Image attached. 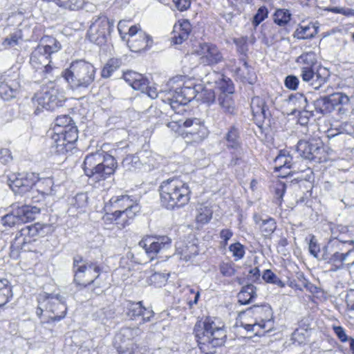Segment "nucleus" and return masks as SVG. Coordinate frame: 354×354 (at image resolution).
<instances>
[{
  "instance_id": "obj_1",
  "label": "nucleus",
  "mask_w": 354,
  "mask_h": 354,
  "mask_svg": "<svg viewBox=\"0 0 354 354\" xmlns=\"http://www.w3.org/2000/svg\"><path fill=\"white\" fill-rule=\"evenodd\" d=\"M123 78L133 89L147 93L151 99H155L160 95L162 102L168 104L171 109L178 113L184 111L183 106L198 94L193 83L185 85L184 77L182 76L171 79L168 86L171 88L168 91H161L160 93L156 87L149 86L148 80L140 73L129 71L124 73Z\"/></svg>"
},
{
  "instance_id": "obj_2",
  "label": "nucleus",
  "mask_w": 354,
  "mask_h": 354,
  "mask_svg": "<svg viewBox=\"0 0 354 354\" xmlns=\"http://www.w3.org/2000/svg\"><path fill=\"white\" fill-rule=\"evenodd\" d=\"M194 333L200 350L205 354H214L215 348L223 345L226 338L224 325L211 318L197 322Z\"/></svg>"
},
{
  "instance_id": "obj_3",
  "label": "nucleus",
  "mask_w": 354,
  "mask_h": 354,
  "mask_svg": "<svg viewBox=\"0 0 354 354\" xmlns=\"http://www.w3.org/2000/svg\"><path fill=\"white\" fill-rule=\"evenodd\" d=\"M160 203L168 209L182 207L190 199V189L188 185L177 178L164 180L159 187Z\"/></svg>"
},
{
  "instance_id": "obj_4",
  "label": "nucleus",
  "mask_w": 354,
  "mask_h": 354,
  "mask_svg": "<svg viewBox=\"0 0 354 354\" xmlns=\"http://www.w3.org/2000/svg\"><path fill=\"white\" fill-rule=\"evenodd\" d=\"M273 313L270 305L253 306L241 315V325L248 331L261 335L273 327Z\"/></svg>"
},
{
  "instance_id": "obj_5",
  "label": "nucleus",
  "mask_w": 354,
  "mask_h": 354,
  "mask_svg": "<svg viewBox=\"0 0 354 354\" xmlns=\"http://www.w3.org/2000/svg\"><path fill=\"white\" fill-rule=\"evenodd\" d=\"M116 167L117 162L113 156L100 152L86 156L83 163L85 174L96 182L104 180L113 174Z\"/></svg>"
},
{
  "instance_id": "obj_6",
  "label": "nucleus",
  "mask_w": 354,
  "mask_h": 354,
  "mask_svg": "<svg viewBox=\"0 0 354 354\" xmlns=\"http://www.w3.org/2000/svg\"><path fill=\"white\" fill-rule=\"evenodd\" d=\"M62 76L71 89H86L95 80V68L88 62L76 60L63 72Z\"/></svg>"
},
{
  "instance_id": "obj_7",
  "label": "nucleus",
  "mask_w": 354,
  "mask_h": 354,
  "mask_svg": "<svg viewBox=\"0 0 354 354\" xmlns=\"http://www.w3.org/2000/svg\"><path fill=\"white\" fill-rule=\"evenodd\" d=\"M62 48L59 41L50 36H44L40 44L32 52L30 58V65L44 75H48L53 71L50 65V57Z\"/></svg>"
},
{
  "instance_id": "obj_8",
  "label": "nucleus",
  "mask_w": 354,
  "mask_h": 354,
  "mask_svg": "<svg viewBox=\"0 0 354 354\" xmlns=\"http://www.w3.org/2000/svg\"><path fill=\"white\" fill-rule=\"evenodd\" d=\"M168 128L182 136L187 142L199 143L209 133L205 123L199 118L172 119L167 124Z\"/></svg>"
},
{
  "instance_id": "obj_9",
  "label": "nucleus",
  "mask_w": 354,
  "mask_h": 354,
  "mask_svg": "<svg viewBox=\"0 0 354 354\" xmlns=\"http://www.w3.org/2000/svg\"><path fill=\"white\" fill-rule=\"evenodd\" d=\"M32 103L36 106L37 113L43 109L54 111L64 105L66 101L64 95L59 91L54 82L50 81L41 90L32 97Z\"/></svg>"
},
{
  "instance_id": "obj_10",
  "label": "nucleus",
  "mask_w": 354,
  "mask_h": 354,
  "mask_svg": "<svg viewBox=\"0 0 354 354\" xmlns=\"http://www.w3.org/2000/svg\"><path fill=\"white\" fill-rule=\"evenodd\" d=\"M350 97L344 93H334L328 96L319 98L315 102L317 112L323 115L337 110L339 115H345L348 111Z\"/></svg>"
},
{
  "instance_id": "obj_11",
  "label": "nucleus",
  "mask_w": 354,
  "mask_h": 354,
  "mask_svg": "<svg viewBox=\"0 0 354 354\" xmlns=\"http://www.w3.org/2000/svg\"><path fill=\"white\" fill-rule=\"evenodd\" d=\"M73 271L75 283L83 287L93 283L100 275V268L97 266L86 263L80 256L73 259Z\"/></svg>"
},
{
  "instance_id": "obj_12",
  "label": "nucleus",
  "mask_w": 354,
  "mask_h": 354,
  "mask_svg": "<svg viewBox=\"0 0 354 354\" xmlns=\"http://www.w3.org/2000/svg\"><path fill=\"white\" fill-rule=\"evenodd\" d=\"M57 133L52 136L56 152L64 154L73 148L74 143L78 138V131L75 126L68 127L66 129H57Z\"/></svg>"
},
{
  "instance_id": "obj_13",
  "label": "nucleus",
  "mask_w": 354,
  "mask_h": 354,
  "mask_svg": "<svg viewBox=\"0 0 354 354\" xmlns=\"http://www.w3.org/2000/svg\"><path fill=\"white\" fill-rule=\"evenodd\" d=\"M138 245L145 250L148 258L151 261L159 254L165 253L171 248V239L167 236H149L142 239Z\"/></svg>"
},
{
  "instance_id": "obj_14",
  "label": "nucleus",
  "mask_w": 354,
  "mask_h": 354,
  "mask_svg": "<svg viewBox=\"0 0 354 354\" xmlns=\"http://www.w3.org/2000/svg\"><path fill=\"white\" fill-rule=\"evenodd\" d=\"M112 26L106 16L94 18L87 32V37L91 42L102 45L106 42V36L110 32Z\"/></svg>"
},
{
  "instance_id": "obj_15",
  "label": "nucleus",
  "mask_w": 354,
  "mask_h": 354,
  "mask_svg": "<svg viewBox=\"0 0 354 354\" xmlns=\"http://www.w3.org/2000/svg\"><path fill=\"white\" fill-rule=\"evenodd\" d=\"M127 45L133 52H140L149 49L152 44V38L141 30L139 25L131 26L129 28Z\"/></svg>"
},
{
  "instance_id": "obj_16",
  "label": "nucleus",
  "mask_w": 354,
  "mask_h": 354,
  "mask_svg": "<svg viewBox=\"0 0 354 354\" xmlns=\"http://www.w3.org/2000/svg\"><path fill=\"white\" fill-rule=\"evenodd\" d=\"M47 304L46 313H49L48 319L44 322H59L65 317L67 311L65 297L59 294H48Z\"/></svg>"
},
{
  "instance_id": "obj_17",
  "label": "nucleus",
  "mask_w": 354,
  "mask_h": 354,
  "mask_svg": "<svg viewBox=\"0 0 354 354\" xmlns=\"http://www.w3.org/2000/svg\"><path fill=\"white\" fill-rule=\"evenodd\" d=\"M196 53L200 56L199 62L204 66L216 65L223 60L222 53L217 46L212 44H200L196 49Z\"/></svg>"
},
{
  "instance_id": "obj_18",
  "label": "nucleus",
  "mask_w": 354,
  "mask_h": 354,
  "mask_svg": "<svg viewBox=\"0 0 354 354\" xmlns=\"http://www.w3.org/2000/svg\"><path fill=\"white\" fill-rule=\"evenodd\" d=\"M141 330L138 327L122 328L116 335V341H120L121 344L119 348L122 350L121 352L124 353L125 350L131 354L134 350L136 344L134 342L136 337L141 334Z\"/></svg>"
},
{
  "instance_id": "obj_19",
  "label": "nucleus",
  "mask_w": 354,
  "mask_h": 354,
  "mask_svg": "<svg viewBox=\"0 0 354 354\" xmlns=\"http://www.w3.org/2000/svg\"><path fill=\"white\" fill-rule=\"evenodd\" d=\"M53 181L51 178H42L37 184V189L32 190L30 193L32 201L35 203H39L44 201L46 196L53 195Z\"/></svg>"
},
{
  "instance_id": "obj_20",
  "label": "nucleus",
  "mask_w": 354,
  "mask_h": 354,
  "mask_svg": "<svg viewBox=\"0 0 354 354\" xmlns=\"http://www.w3.org/2000/svg\"><path fill=\"white\" fill-rule=\"evenodd\" d=\"M289 102L297 106V109L299 112L298 121L301 125H305L308 122L309 118L313 115L312 111L306 110L308 100L307 98L301 93L291 95L289 97Z\"/></svg>"
},
{
  "instance_id": "obj_21",
  "label": "nucleus",
  "mask_w": 354,
  "mask_h": 354,
  "mask_svg": "<svg viewBox=\"0 0 354 354\" xmlns=\"http://www.w3.org/2000/svg\"><path fill=\"white\" fill-rule=\"evenodd\" d=\"M20 88L17 78L5 77L0 83V97L10 100L16 97Z\"/></svg>"
},
{
  "instance_id": "obj_22",
  "label": "nucleus",
  "mask_w": 354,
  "mask_h": 354,
  "mask_svg": "<svg viewBox=\"0 0 354 354\" xmlns=\"http://www.w3.org/2000/svg\"><path fill=\"white\" fill-rule=\"evenodd\" d=\"M12 209L20 224L32 221L35 216L40 212V207L32 205H13Z\"/></svg>"
},
{
  "instance_id": "obj_23",
  "label": "nucleus",
  "mask_w": 354,
  "mask_h": 354,
  "mask_svg": "<svg viewBox=\"0 0 354 354\" xmlns=\"http://www.w3.org/2000/svg\"><path fill=\"white\" fill-rule=\"evenodd\" d=\"M39 229H41L39 223L27 225L22 228L19 231V234L16 236L12 246H15L17 248L20 246L21 249L22 250L24 245L30 241V239H28L26 237H33L36 236L39 233Z\"/></svg>"
},
{
  "instance_id": "obj_24",
  "label": "nucleus",
  "mask_w": 354,
  "mask_h": 354,
  "mask_svg": "<svg viewBox=\"0 0 354 354\" xmlns=\"http://www.w3.org/2000/svg\"><path fill=\"white\" fill-rule=\"evenodd\" d=\"M192 30V26L188 20H183L178 21L174 26L172 37L174 42L176 44H182L188 38Z\"/></svg>"
},
{
  "instance_id": "obj_25",
  "label": "nucleus",
  "mask_w": 354,
  "mask_h": 354,
  "mask_svg": "<svg viewBox=\"0 0 354 354\" xmlns=\"http://www.w3.org/2000/svg\"><path fill=\"white\" fill-rule=\"evenodd\" d=\"M321 142L312 143L306 140H299L297 145V150L300 156L306 159L313 160L317 151L319 150Z\"/></svg>"
},
{
  "instance_id": "obj_26",
  "label": "nucleus",
  "mask_w": 354,
  "mask_h": 354,
  "mask_svg": "<svg viewBox=\"0 0 354 354\" xmlns=\"http://www.w3.org/2000/svg\"><path fill=\"white\" fill-rule=\"evenodd\" d=\"M319 27L315 23L300 24L294 32V37L298 39H308L314 37L318 32Z\"/></svg>"
},
{
  "instance_id": "obj_27",
  "label": "nucleus",
  "mask_w": 354,
  "mask_h": 354,
  "mask_svg": "<svg viewBox=\"0 0 354 354\" xmlns=\"http://www.w3.org/2000/svg\"><path fill=\"white\" fill-rule=\"evenodd\" d=\"M253 218L255 223L259 225L264 236H269L275 231L277 223L274 218H268L263 219L258 214H254Z\"/></svg>"
},
{
  "instance_id": "obj_28",
  "label": "nucleus",
  "mask_w": 354,
  "mask_h": 354,
  "mask_svg": "<svg viewBox=\"0 0 354 354\" xmlns=\"http://www.w3.org/2000/svg\"><path fill=\"white\" fill-rule=\"evenodd\" d=\"M274 169L280 171L281 170L290 169L294 167L292 156L286 150L280 151L278 156L274 159Z\"/></svg>"
},
{
  "instance_id": "obj_29",
  "label": "nucleus",
  "mask_w": 354,
  "mask_h": 354,
  "mask_svg": "<svg viewBox=\"0 0 354 354\" xmlns=\"http://www.w3.org/2000/svg\"><path fill=\"white\" fill-rule=\"evenodd\" d=\"M138 201L136 197L129 196L127 194L113 196L109 202L111 206L118 209H125L132 207V205Z\"/></svg>"
},
{
  "instance_id": "obj_30",
  "label": "nucleus",
  "mask_w": 354,
  "mask_h": 354,
  "mask_svg": "<svg viewBox=\"0 0 354 354\" xmlns=\"http://www.w3.org/2000/svg\"><path fill=\"white\" fill-rule=\"evenodd\" d=\"M251 109L254 116L259 119L266 118L270 115L265 101L259 97H254L252 99Z\"/></svg>"
},
{
  "instance_id": "obj_31",
  "label": "nucleus",
  "mask_w": 354,
  "mask_h": 354,
  "mask_svg": "<svg viewBox=\"0 0 354 354\" xmlns=\"http://www.w3.org/2000/svg\"><path fill=\"white\" fill-rule=\"evenodd\" d=\"M232 94H219L218 97V104L223 111L227 114H234L236 107L235 103L232 98Z\"/></svg>"
},
{
  "instance_id": "obj_32",
  "label": "nucleus",
  "mask_w": 354,
  "mask_h": 354,
  "mask_svg": "<svg viewBox=\"0 0 354 354\" xmlns=\"http://www.w3.org/2000/svg\"><path fill=\"white\" fill-rule=\"evenodd\" d=\"M236 72L238 77L243 82L253 84L256 82L257 76L246 62H243L242 68H236Z\"/></svg>"
},
{
  "instance_id": "obj_33",
  "label": "nucleus",
  "mask_w": 354,
  "mask_h": 354,
  "mask_svg": "<svg viewBox=\"0 0 354 354\" xmlns=\"http://www.w3.org/2000/svg\"><path fill=\"white\" fill-rule=\"evenodd\" d=\"M256 297V287L252 284L243 286L237 296L238 301L241 304L250 303Z\"/></svg>"
},
{
  "instance_id": "obj_34",
  "label": "nucleus",
  "mask_w": 354,
  "mask_h": 354,
  "mask_svg": "<svg viewBox=\"0 0 354 354\" xmlns=\"http://www.w3.org/2000/svg\"><path fill=\"white\" fill-rule=\"evenodd\" d=\"M343 258V253L338 252H335L330 257H328L327 254L323 255V259L327 261V263L331 266L330 270L332 272L346 268Z\"/></svg>"
},
{
  "instance_id": "obj_35",
  "label": "nucleus",
  "mask_w": 354,
  "mask_h": 354,
  "mask_svg": "<svg viewBox=\"0 0 354 354\" xmlns=\"http://www.w3.org/2000/svg\"><path fill=\"white\" fill-rule=\"evenodd\" d=\"M227 148L238 149L241 148L239 131L235 127H231L225 136Z\"/></svg>"
},
{
  "instance_id": "obj_36",
  "label": "nucleus",
  "mask_w": 354,
  "mask_h": 354,
  "mask_svg": "<svg viewBox=\"0 0 354 354\" xmlns=\"http://www.w3.org/2000/svg\"><path fill=\"white\" fill-rule=\"evenodd\" d=\"M8 184L11 189L19 194H24L21 173H13L8 176Z\"/></svg>"
},
{
  "instance_id": "obj_37",
  "label": "nucleus",
  "mask_w": 354,
  "mask_h": 354,
  "mask_svg": "<svg viewBox=\"0 0 354 354\" xmlns=\"http://www.w3.org/2000/svg\"><path fill=\"white\" fill-rule=\"evenodd\" d=\"M12 297V288L6 279H0V307L7 304Z\"/></svg>"
},
{
  "instance_id": "obj_38",
  "label": "nucleus",
  "mask_w": 354,
  "mask_h": 354,
  "mask_svg": "<svg viewBox=\"0 0 354 354\" xmlns=\"http://www.w3.org/2000/svg\"><path fill=\"white\" fill-rule=\"evenodd\" d=\"M120 217L124 221V227L129 224V221H132L138 213L140 211V207L138 201L132 205V207L127 208L125 209H118Z\"/></svg>"
},
{
  "instance_id": "obj_39",
  "label": "nucleus",
  "mask_w": 354,
  "mask_h": 354,
  "mask_svg": "<svg viewBox=\"0 0 354 354\" xmlns=\"http://www.w3.org/2000/svg\"><path fill=\"white\" fill-rule=\"evenodd\" d=\"M122 65V61L118 58H111L103 67L101 75L103 78H109Z\"/></svg>"
},
{
  "instance_id": "obj_40",
  "label": "nucleus",
  "mask_w": 354,
  "mask_h": 354,
  "mask_svg": "<svg viewBox=\"0 0 354 354\" xmlns=\"http://www.w3.org/2000/svg\"><path fill=\"white\" fill-rule=\"evenodd\" d=\"M21 176L24 191H25L26 193L30 192L33 185L37 187L38 182L41 180L39 178L37 174L33 172L21 173Z\"/></svg>"
},
{
  "instance_id": "obj_41",
  "label": "nucleus",
  "mask_w": 354,
  "mask_h": 354,
  "mask_svg": "<svg viewBox=\"0 0 354 354\" xmlns=\"http://www.w3.org/2000/svg\"><path fill=\"white\" fill-rule=\"evenodd\" d=\"M329 76L330 73L326 68L319 67L315 72V77L313 82H312V86L315 89H318L328 80Z\"/></svg>"
},
{
  "instance_id": "obj_42",
  "label": "nucleus",
  "mask_w": 354,
  "mask_h": 354,
  "mask_svg": "<svg viewBox=\"0 0 354 354\" xmlns=\"http://www.w3.org/2000/svg\"><path fill=\"white\" fill-rule=\"evenodd\" d=\"M88 203V197L86 193H79L71 199L70 205L80 211H84L87 207Z\"/></svg>"
},
{
  "instance_id": "obj_43",
  "label": "nucleus",
  "mask_w": 354,
  "mask_h": 354,
  "mask_svg": "<svg viewBox=\"0 0 354 354\" xmlns=\"http://www.w3.org/2000/svg\"><path fill=\"white\" fill-rule=\"evenodd\" d=\"M217 93L219 94H233L234 88L232 82L228 80H226L223 78H220L218 81L216 82V88Z\"/></svg>"
},
{
  "instance_id": "obj_44",
  "label": "nucleus",
  "mask_w": 354,
  "mask_h": 354,
  "mask_svg": "<svg viewBox=\"0 0 354 354\" xmlns=\"http://www.w3.org/2000/svg\"><path fill=\"white\" fill-rule=\"evenodd\" d=\"M120 217L119 210H115L113 213H106L102 220L106 225L115 223L119 228L124 227V221Z\"/></svg>"
},
{
  "instance_id": "obj_45",
  "label": "nucleus",
  "mask_w": 354,
  "mask_h": 354,
  "mask_svg": "<svg viewBox=\"0 0 354 354\" xmlns=\"http://www.w3.org/2000/svg\"><path fill=\"white\" fill-rule=\"evenodd\" d=\"M73 125V120L71 117L67 115L57 116L55 120V125L53 127L54 134L57 133V129L65 130L68 127Z\"/></svg>"
},
{
  "instance_id": "obj_46",
  "label": "nucleus",
  "mask_w": 354,
  "mask_h": 354,
  "mask_svg": "<svg viewBox=\"0 0 354 354\" xmlns=\"http://www.w3.org/2000/svg\"><path fill=\"white\" fill-rule=\"evenodd\" d=\"M196 220L198 223L205 224L208 223L212 216V210L207 206L201 205L197 209Z\"/></svg>"
},
{
  "instance_id": "obj_47",
  "label": "nucleus",
  "mask_w": 354,
  "mask_h": 354,
  "mask_svg": "<svg viewBox=\"0 0 354 354\" xmlns=\"http://www.w3.org/2000/svg\"><path fill=\"white\" fill-rule=\"evenodd\" d=\"M291 15L289 10L286 9L277 10L274 15V22L279 26H285L290 20Z\"/></svg>"
},
{
  "instance_id": "obj_48",
  "label": "nucleus",
  "mask_w": 354,
  "mask_h": 354,
  "mask_svg": "<svg viewBox=\"0 0 354 354\" xmlns=\"http://www.w3.org/2000/svg\"><path fill=\"white\" fill-rule=\"evenodd\" d=\"M142 310V301L129 302L127 306V315L131 319L140 317Z\"/></svg>"
},
{
  "instance_id": "obj_49",
  "label": "nucleus",
  "mask_w": 354,
  "mask_h": 354,
  "mask_svg": "<svg viewBox=\"0 0 354 354\" xmlns=\"http://www.w3.org/2000/svg\"><path fill=\"white\" fill-rule=\"evenodd\" d=\"M263 279L270 283L277 285L280 288L285 286V283L270 270H266L263 274Z\"/></svg>"
},
{
  "instance_id": "obj_50",
  "label": "nucleus",
  "mask_w": 354,
  "mask_h": 354,
  "mask_svg": "<svg viewBox=\"0 0 354 354\" xmlns=\"http://www.w3.org/2000/svg\"><path fill=\"white\" fill-rule=\"evenodd\" d=\"M178 253L180 255V259L185 261L189 260L192 257L198 254L197 248L194 245L186 246L185 248H177Z\"/></svg>"
},
{
  "instance_id": "obj_51",
  "label": "nucleus",
  "mask_w": 354,
  "mask_h": 354,
  "mask_svg": "<svg viewBox=\"0 0 354 354\" xmlns=\"http://www.w3.org/2000/svg\"><path fill=\"white\" fill-rule=\"evenodd\" d=\"M229 250L232 253L235 261H239L243 259L245 253L244 246L239 242L231 244L229 247Z\"/></svg>"
},
{
  "instance_id": "obj_52",
  "label": "nucleus",
  "mask_w": 354,
  "mask_h": 354,
  "mask_svg": "<svg viewBox=\"0 0 354 354\" xmlns=\"http://www.w3.org/2000/svg\"><path fill=\"white\" fill-rule=\"evenodd\" d=\"M219 270L224 277H232L236 273L235 265L232 262H223L219 266Z\"/></svg>"
},
{
  "instance_id": "obj_53",
  "label": "nucleus",
  "mask_w": 354,
  "mask_h": 354,
  "mask_svg": "<svg viewBox=\"0 0 354 354\" xmlns=\"http://www.w3.org/2000/svg\"><path fill=\"white\" fill-rule=\"evenodd\" d=\"M315 71L312 66H303L301 68V77L302 80L312 86L314 80Z\"/></svg>"
},
{
  "instance_id": "obj_54",
  "label": "nucleus",
  "mask_w": 354,
  "mask_h": 354,
  "mask_svg": "<svg viewBox=\"0 0 354 354\" xmlns=\"http://www.w3.org/2000/svg\"><path fill=\"white\" fill-rule=\"evenodd\" d=\"M1 223L3 225L9 227L21 225L13 209L11 213L7 214L1 218Z\"/></svg>"
},
{
  "instance_id": "obj_55",
  "label": "nucleus",
  "mask_w": 354,
  "mask_h": 354,
  "mask_svg": "<svg viewBox=\"0 0 354 354\" xmlns=\"http://www.w3.org/2000/svg\"><path fill=\"white\" fill-rule=\"evenodd\" d=\"M21 34L20 32H15L8 35L3 40L2 45L5 48H10L14 47L19 44V39H21Z\"/></svg>"
},
{
  "instance_id": "obj_56",
  "label": "nucleus",
  "mask_w": 354,
  "mask_h": 354,
  "mask_svg": "<svg viewBox=\"0 0 354 354\" xmlns=\"http://www.w3.org/2000/svg\"><path fill=\"white\" fill-rule=\"evenodd\" d=\"M48 297V293L43 292V293H41L37 298L39 305L36 310V314L39 317H41V316L42 315L44 308H45V310L46 311V306H48V304H47Z\"/></svg>"
},
{
  "instance_id": "obj_57",
  "label": "nucleus",
  "mask_w": 354,
  "mask_h": 354,
  "mask_svg": "<svg viewBox=\"0 0 354 354\" xmlns=\"http://www.w3.org/2000/svg\"><path fill=\"white\" fill-rule=\"evenodd\" d=\"M216 90L214 91L211 88L205 87L200 93V97L204 102L211 104L215 100Z\"/></svg>"
},
{
  "instance_id": "obj_58",
  "label": "nucleus",
  "mask_w": 354,
  "mask_h": 354,
  "mask_svg": "<svg viewBox=\"0 0 354 354\" xmlns=\"http://www.w3.org/2000/svg\"><path fill=\"white\" fill-rule=\"evenodd\" d=\"M343 257L346 269L354 271V250H350L347 252L343 253Z\"/></svg>"
},
{
  "instance_id": "obj_59",
  "label": "nucleus",
  "mask_w": 354,
  "mask_h": 354,
  "mask_svg": "<svg viewBox=\"0 0 354 354\" xmlns=\"http://www.w3.org/2000/svg\"><path fill=\"white\" fill-rule=\"evenodd\" d=\"M297 62L306 64V66H312L315 62V54L311 52L303 53L297 58Z\"/></svg>"
},
{
  "instance_id": "obj_60",
  "label": "nucleus",
  "mask_w": 354,
  "mask_h": 354,
  "mask_svg": "<svg viewBox=\"0 0 354 354\" xmlns=\"http://www.w3.org/2000/svg\"><path fill=\"white\" fill-rule=\"evenodd\" d=\"M306 331L304 329H296L292 334V340L294 343L301 344L306 340Z\"/></svg>"
},
{
  "instance_id": "obj_61",
  "label": "nucleus",
  "mask_w": 354,
  "mask_h": 354,
  "mask_svg": "<svg viewBox=\"0 0 354 354\" xmlns=\"http://www.w3.org/2000/svg\"><path fill=\"white\" fill-rule=\"evenodd\" d=\"M308 250L310 253L315 258H318L319 252L320 251L319 245L317 244L315 236H310L308 243Z\"/></svg>"
},
{
  "instance_id": "obj_62",
  "label": "nucleus",
  "mask_w": 354,
  "mask_h": 354,
  "mask_svg": "<svg viewBox=\"0 0 354 354\" xmlns=\"http://www.w3.org/2000/svg\"><path fill=\"white\" fill-rule=\"evenodd\" d=\"M299 83V80L298 77L292 75H288L284 80L286 87L293 91L297 90Z\"/></svg>"
},
{
  "instance_id": "obj_63",
  "label": "nucleus",
  "mask_w": 354,
  "mask_h": 354,
  "mask_svg": "<svg viewBox=\"0 0 354 354\" xmlns=\"http://www.w3.org/2000/svg\"><path fill=\"white\" fill-rule=\"evenodd\" d=\"M268 16V10L266 8H260L257 14L253 17L252 24L254 26H257Z\"/></svg>"
},
{
  "instance_id": "obj_64",
  "label": "nucleus",
  "mask_w": 354,
  "mask_h": 354,
  "mask_svg": "<svg viewBox=\"0 0 354 354\" xmlns=\"http://www.w3.org/2000/svg\"><path fill=\"white\" fill-rule=\"evenodd\" d=\"M85 0H68L66 9L70 10H78L83 8Z\"/></svg>"
}]
</instances>
